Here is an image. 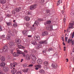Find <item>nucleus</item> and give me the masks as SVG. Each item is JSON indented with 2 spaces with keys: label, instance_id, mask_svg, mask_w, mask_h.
Returning <instances> with one entry per match:
<instances>
[{
  "label": "nucleus",
  "instance_id": "obj_18",
  "mask_svg": "<svg viewBox=\"0 0 74 74\" xmlns=\"http://www.w3.org/2000/svg\"><path fill=\"white\" fill-rule=\"evenodd\" d=\"M31 43L33 44L34 45H37V42H36V40H32L31 42Z\"/></svg>",
  "mask_w": 74,
  "mask_h": 74
},
{
  "label": "nucleus",
  "instance_id": "obj_46",
  "mask_svg": "<svg viewBox=\"0 0 74 74\" xmlns=\"http://www.w3.org/2000/svg\"><path fill=\"white\" fill-rule=\"evenodd\" d=\"M22 55H23V57H25V56H26V54H25V53H22Z\"/></svg>",
  "mask_w": 74,
  "mask_h": 74
},
{
  "label": "nucleus",
  "instance_id": "obj_48",
  "mask_svg": "<svg viewBox=\"0 0 74 74\" xmlns=\"http://www.w3.org/2000/svg\"><path fill=\"white\" fill-rule=\"evenodd\" d=\"M34 24L35 25H37V21H35Z\"/></svg>",
  "mask_w": 74,
  "mask_h": 74
},
{
  "label": "nucleus",
  "instance_id": "obj_4",
  "mask_svg": "<svg viewBox=\"0 0 74 74\" xmlns=\"http://www.w3.org/2000/svg\"><path fill=\"white\" fill-rule=\"evenodd\" d=\"M15 42H10L9 43V47L10 48H12L14 47Z\"/></svg>",
  "mask_w": 74,
  "mask_h": 74
},
{
  "label": "nucleus",
  "instance_id": "obj_5",
  "mask_svg": "<svg viewBox=\"0 0 74 74\" xmlns=\"http://www.w3.org/2000/svg\"><path fill=\"white\" fill-rule=\"evenodd\" d=\"M39 43L41 44H47L48 43V42H47V40H45L40 42Z\"/></svg>",
  "mask_w": 74,
  "mask_h": 74
},
{
  "label": "nucleus",
  "instance_id": "obj_33",
  "mask_svg": "<svg viewBox=\"0 0 74 74\" xmlns=\"http://www.w3.org/2000/svg\"><path fill=\"white\" fill-rule=\"evenodd\" d=\"M11 38V36L10 35H8L7 36V40H10Z\"/></svg>",
  "mask_w": 74,
  "mask_h": 74
},
{
  "label": "nucleus",
  "instance_id": "obj_39",
  "mask_svg": "<svg viewBox=\"0 0 74 74\" xmlns=\"http://www.w3.org/2000/svg\"><path fill=\"white\" fill-rule=\"evenodd\" d=\"M71 42L72 43V44L73 45H74V41H72V40H71Z\"/></svg>",
  "mask_w": 74,
  "mask_h": 74
},
{
  "label": "nucleus",
  "instance_id": "obj_59",
  "mask_svg": "<svg viewBox=\"0 0 74 74\" xmlns=\"http://www.w3.org/2000/svg\"><path fill=\"white\" fill-rule=\"evenodd\" d=\"M23 61V59H22L21 61V62H22V61Z\"/></svg>",
  "mask_w": 74,
  "mask_h": 74
},
{
  "label": "nucleus",
  "instance_id": "obj_60",
  "mask_svg": "<svg viewBox=\"0 0 74 74\" xmlns=\"http://www.w3.org/2000/svg\"><path fill=\"white\" fill-rule=\"evenodd\" d=\"M66 62H69V59H66Z\"/></svg>",
  "mask_w": 74,
  "mask_h": 74
},
{
  "label": "nucleus",
  "instance_id": "obj_29",
  "mask_svg": "<svg viewBox=\"0 0 74 74\" xmlns=\"http://www.w3.org/2000/svg\"><path fill=\"white\" fill-rule=\"evenodd\" d=\"M51 21H47L46 22V25H48V24H51Z\"/></svg>",
  "mask_w": 74,
  "mask_h": 74
},
{
  "label": "nucleus",
  "instance_id": "obj_57",
  "mask_svg": "<svg viewBox=\"0 0 74 74\" xmlns=\"http://www.w3.org/2000/svg\"><path fill=\"white\" fill-rule=\"evenodd\" d=\"M3 73V71L0 70V74H2Z\"/></svg>",
  "mask_w": 74,
  "mask_h": 74
},
{
  "label": "nucleus",
  "instance_id": "obj_51",
  "mask_svg": "<svg viewBox=\"0 0 74 74\" xmlns=\"http://www.w3.org/2000/svg\"><path fill=\"white\" fill-rule=\"evenodd\" d=\"M29 23H26V26H29Z\"/></svg>",
  "mask_w": 74,
  "mask_h": 74
},
{
  "label": "nucleus",
  "instance_id": "obj_13",
  "mask_svg": "<svg viewBox=\"0 0 74 74\" xmlns=\"http://www.w3.org/2000/svg\"><path fill=\"white\" fill-rule=\"evenodd\" d=\"M37 62L38 64H42L43 63V61L41 59H39L37 60Z\"/></svg>",
  "mask_w": 74,
  "mask_h": 74
},
{
  "label": "nucleus",
  "instance_id": "obj_49",
  "mask_svg": "<svg viewBox=\"0 0 74 74\" xmlns=\"http://www.w3.org/2000/svg\"><path fill=\"white\" fill-rule=\"evenodd\" d=\"M74 37V32H73L72 35V38H73Z\"/></svg>",
  "mask_w": 74,
  "mask_h": 74
},
{
  "label": "nucleus",
  "instance_id": "obj_37",
  "mask_svg": "<svg viewBox=\"0 0 74 74\" xmlns=\"http://www.w3.org/2000/svg\"><path fill=\"white\" fill-rule=\"evenodd\" d=\"M39 2L40 3H43L44 2V0H40Z\"/></svg>",
  "mask_w": 74,
  "mask_h": 74
},
{
  "label": "nucleus",
  "instance_id": "obj_15",
  "mask_svg": "<svg viewBox=\"0 0 74 74\" xmlns=\"http://www.w3.org/2000/svg\"><path fill=\"white\" fill-rule=\"evenodd\" d=\"M8 48V47L7 46H4L3 48V51H4V52H6V51H7V49Z\"/></svg>",
  "mask_w": 74,
  "mask_h": 74
},
{
  "label": "nucleus",
  "instance_id": "obj_3",
  "mask_svg": "<svg viewBox=\"0 0 74 74\" xmlns=\"http://www.w3.org/2000/svg\"><path fill=\"white\" fill-rule=\"evenodd\" d=\"M37 7V5L35 4L31 5L29 9L30 10H34V9H36Z\"/></svg>",
  "mask_w": 74,
  "mask_h": 74
},
{
  "label": "nucleus",
  "instance_id": "obj_17",
  "mask_svg": "<svg viewBox=\"0 0 74 74\" xmlns=\"http://www.w3.org/2000/svg\"><path fill=\"white\" fill-rule=\"evenodd\" d=\"M1 62H4V61H5V57H3V56H1Z\"/></svg>",
  "mask_w": 74,
  "mask_h": 74
},
{
  "label": "nucleus",
  "instance_id": "obj_12",
  "mask_svg": "<svg viewBox=\"0 0 74 74\" xmlns=\"http://www.w3.org/2000/svg\"><path fill=\"white\" fill-rule=\"evenodd\" d=\"M48 34V33L47 32L45 31L42 32V36H47Z\"/></svg>",
  "mask_w": 74,
  "mask_h": 74
},
{
  "label": "nucleus",
  "instance_id": "obj_45",
  "mask_svg": "<svg viewBox=\"0 0 74 74\" xmlns=\"http://www.w3.org/2000/svg\"><path fill=\"white\" fill-rule=\"evenodd\" d=\"M38 21H42V18H38Z\"/></svg>",
  "mask_w": 74,
  "mask_h": 74
},
{
  "label": "nucleus",
  "instance_id": "obj_21",
  "mask_svg": "<svg viewBox=\"0 0 74 74\" xmlns=\"http://www.w3.org/2000/svg\"><path fill=\"white\" fill-rule=\"evenodd\" d=\"M39 72H40V73H41L42 74H45V71H44L42 70V69L40 70H39Z\"/></svg>",
  "mask_w": 74,
  "mask_h": 74
},
{
  "label": "nucleus",
  "instance_id": "obj_38",
  "mask_svg": "<svg viewBox=\"0 0 74 74\" xmlns=\"http://www.w3.org/2000/svg\"><path fill=\"white\" fill-rule=\"evenodd\" d=\"M27 64H23V67H27Z\"/></svg>",
  "mask_w": 74,
  "mask_h": 74
},
{
  "label": "nucleus",
  "instance_id": "obj_25",
  "mask_svg": "<svg viewBox=\"0 0 74 74\" xmlns=\"http://www.w3.org/2000/svg\"><path fill=\"white\" fill-rule=\"evenodd\" d=\"M9 33L10 34V35H11L12 36L14 35V33L11 32L10 31H9Z\"/></svg>",
  "mask_w": 74,
  "mask_h": 74
},
{
  "label": "nucleus",
  "instance_id": "obj_62",
  "mask_svg": "<svg viewBox=\"0 0 74 74\" xmlns=\"http://www.w3.org/2000/svg\"><path fill=\"white\" fill-rule=\"evenodd\" d=\"M28 37H32V36H31V35H28Z\"/></svg>",
  "mask_w": 74,
  "mask_h": 74
},
{
  "label": "nucleus",
  "instance_id": "obj_27",
  "mask_svg": "<svg viewBox=\"0 0 74 74\" xmlns=\"http://www.w3.org/2000/svg\"><path fill=\"white\" fill-rule=\"evenodd\" d=\"M26 32H27V30H24L22 32V33L23 34L25 35L26 33Z\"/></svg>",
  "mask_w": 74,
  "mask_h": 74
},
{
  "label": "nucleus",
  "instance_id": "obj_32",
  "mask_svg": "<svg viewBox=\"0 0 74 74\" xmlns=\"http://www.w3.org/2000/svg\"><path fill=\"white\" fill-rule=\"evenodd\" d=\"M13 25L14 27H17V24L16 23H14L13 24Z\"/></svg>",
  "mask_w": 74,
  "mask_h": 74
},
{
  "label": "nucleus",
  "instance_id": "obj_28",
  "mask_svg": "<svg viewBox=\"0 0 74 74\" xmlns=\"http://www.w3.org/2000/svg\"><path fill=\"white\" fill-rule=\"evenodd\" d=\"M6 23L8 26H11V24H12V23L11 22H10L8 23L6 22Z\"/></svg>",
  "mask_w": 74,
  "mask_h": 74
},
{
  "label": "nucleus",
  "instance_id": "obj_23",
  "mask_svg": "<svg viewBox=\"0 0 74 74\" xmlns=\"http://www.w3.org/2000/svg\"><path fill=\"white\" fill-rule=\"evenodd\" d=\"M17 47L19 49H24V48H25V47L23 46L19 45H17Z\"/></svg>",
  "mask_w": 74,
  "mask_h": 74
},
{
  "label": "nucleus",
  "instance_id": "obj_56",
  "mask_svg": "<svg viewBox=\"0 0 74 74\" xmlns=\"http://www.w3.org/2000/svg\"><path fill=\"white\" fill-rule=\"evenodd\" d=\"M63 21H64V22H66V18H64Z\"/></svg>",
  "mask_w": 74,
  "mask_h": 74
},
{
  "label": "nucleus",
  "instance_id": "obj_11",
  "mask_svg": "<svg viewBox=\"0 0 74 74\" xmlns=\"http://www.w3.org/2000/svg\"><path fill=\"white\" fill-rule=\"evenodd\" d=\"M8 67H4L3 68V71L4 72H6L7 71H8Z\"/></svg>",
  "mask_w": 74,
  "mask_h": 74
},
{
  "label": "nucleus",
  "instance_id": "obj_6",
  "mask_svg": "<svg viewBox=\"0 0 74 74\" xmlns=\"http://www.w3.org/2000/svg\"><path fill=\"white\" fill-rule=\"evenodd\" d=\"M51 66L53 68L56 69L58 67V65L55 63H53L51 65Z\"/></svg>",
  "mask_w": 74,
  "mask_h": 74
},
{
  "label": "nucleus",
  "instance_id": "obj_31",
  "mask_svg": "<svg viewBox=\"0 0 74 74\" xmlns=\"http://www.w3.org/2000/svg\"><path fill=\"white\" fill-rule=\"evenodd\" d=\"M13 67H14V64H13V63H12L10 65V69H12L13 68Z\"/></svg>",
  "mask_w": 74,
  "mask_h": 74
},
{
  "label": "nucleus",
  "instance_id": "obj_35",
  "mask_svg": "<svg viewBox=\"0 0 74 74\" xmlns=\"http://www.w3.org/2000/svg\"><path fill=\"white\" fill-rule=\"evenodd\" d=\"M52 58H53V56H50L49 57V58L50 60H52Z\"/></svg>",
  "mask_w": 74,
  "mask_h": 74
},
{
  "label": "nucleus",
  "instance_id": "obj_10",
  "mask_svg": "<svg viewBox=\"0 0 74 74\" xmlns=\"http://www.w3.org/2000/svg\"><path fill=\"white\" fill-rule=\"evenodd\" d=\"M35 67V70H37L39 69H41V65H36Z\"/></svg>",
  "mask_w": 74,
  "mask_h": 74
},
{
  "label": "nucleus",
  "instance_id": "obj_7",
  "mask_svg": "<svg viewBox=\"0 0 74 74\" xmlns=\"http://www.w3.org/2000/svg\"><path fill=\"white\" fill-rule=\"evenodd\" d=\"M47 30H51L53 29V26L52 25H49V27L47 28Z\"/></svg>",
  "mask_w": 74,
  "mask_h": 74
},
{
  "label": "nucleus",
  "instance_id": "obj_47",
  "mask_svg": "<svg viewBox=\"0 0 74 74\" xmlns=\"http://www.w3.org/2000/svg\"><path fill=\"white\" fill-rule=\"evenodd\" d=\"M46 12L47 14H48V13H49V12H50V10H46Z\"/></svg>",
  "mask_w": 74,
  "mask_h": 74
},
{
  "label": "nucleus",
  "instance_id": "obj_34",
  "mask_svg": "<svg viewBox=\"0 0 74 74\" xmlns=\"http://www.w3.org/2000/svg\"><path fill=\"white\" fill-rule=\"evenodd\" d=\"M28 70H29V69H26L23 70V71L24 73H26L28 71Z\"/></svg>",
  "mask_w": 74,
  "mask_h": 74
},
{
  "label": "nucleus",
  "instance_id": "obj_14",
  "mask_svg": "<svg viewBox=\"0 0 74 74\" xmlns=\"http://www.w3.org/2000/svg\"><path fill=\"white\" fill-rule=\"evenodd\" d=\"M16 42L17 44H20L21 42V40L20 39H17L16 40Z\"/></svg>",
  "mask_w": 74,
  "mask_h": 74
},
{
  "label": "nucleus",
  "instance_id": "obj_8",
  "mask_svg": "<svg viewBox=\"0 0 74 74\" xmlns=\"http://www.w3.org/2000/svg\"><path fill=\"white\" fill-rule=\"evenodd\" d=\"M34 38L36 40H37V41H40V36H34Z\"/></svg>",
  "mask_w": 74,
  "mask_h": 74
},
{
  "label": "nucleus",
  "instance_id": "obj_53",
  "mask_svg": "<svg viewBox=\"0 0 74 74\" xmlns=\"http://www.w3.org/2000/svg\"><path fill=\"white\" fill-rule=\"evenodd\" d=\"M46 52H47V50H46L45 51H44L43 50L42 51V52H43V53H46Z\"/></svg>",
  "mask_w": 74,
  "mask_h": 74
},
{
  "label": "nucleus",
  "instance_id": "obj_64",
  "mask_svg": "<svg viewBox=\"0 0 74 74\" xmlns=\"http://www.w3.org/2000/svg\"><path fill=\"white\" fill-rule=\"evenodd\" d=\"M11 53H13V54H14V53H13V51H11Z\"/></svg>",
  "mask_w": 74,
  "mask_h": 74
},
{
  "label": "nucleus",
  "instance_id": "obj_30",
  "mask_svg": "<svg viewBox=\"0 0 74 74\" xmlns=\"http://www.w3.org/2000/svg\"><path fill=\"white\" fill-rule=\"evenodd\" d=\"M25 19L26 21H29L30 20V18L27 16H25Z\"/></svg>",
  "mask_w": 74,
  "mask_h": 74
},
{
  "label": "nucleus",
  "instance_id": "obj_63",
  "mask_svg": "<svg viewBox=\"0 0 74 74\" xmlns=\"http://www.w3.org/2000/svg\"><path fill=\"white\" fill-rule=\"evenodd\" d=\"M65 38V40H67V39H68V37H66Z\"/></svg>",
  "mask_w": 74,
  "mask_h": 74
},
{
  "label": "nucleus",
  "instance_id": "obj_61",
  "mask_svg": "<svg viewBox=\"0 0 74 74\" xmlns=\"http://www.w3.org/2000/svg\"><path fill=\"white\" fill-rule=\"evenodd\" d=\"M62 44H63V45H65V43H64V42H63L62 43Z\"/></svg>",
  "mask_w": 74,
  "mask_h": 74
},
{
  "label": "nucleus",
  "instance_id": "obj_9",
  "mask_svg": "<svg viewBox=\"0 0 74 74\" xmlns=\"http://www.w3.org/2000/svg\"><path fill=\"white\" fill-rule=\"evenodd\" d=\"M25 59L27 60H30V56L29 55L27 54L25 56Z\"/></svg>",
  "mask_w": 74,
  "mask_h": 74
},
{
  "label": "nucleus",
  "instance_id": "obj_54",
  "mask_svg": "<svg viewBox=\"0 0 74 74\" xmlns=\"http://www.w3.org/2000/svg\"><path fill=\"white\" fill-rule=\"evenodd\" d=\"M5 35H3L1 36V38H4V37H5Z\"/></svg>",
  "mask_w": 74,
  "mask_h": 74
},
{
  "label": "nucleus",
  "instance_id": "obj_55",
  "mask_svg": "<svg viewBox=\"0 0 74 74\" xmlns=\"http://www.w3.org/2000/svg\"><path fill=\"white\" fill-rule=\"evenodd\" d=\"M2 30V29H1V26L0 25V31Z\"/></svg>",
  "mask_w": 74,
  "mask_h": 74
},
{
  "label": "nucleus",
  "instance_id": "obj_36",
  "mask_svg": "<svg viewBox=\"0 0 74 74\" xmlns=\"http://www.w3.org/2000/svg\"><path fill=\"white\" fill-rule=\"evenodd\" d=\"M14 65V67H15V66H16V65H18V64L16 62H14L13 64Z\"/></svg>",
  "mask_w": 74,
  "mask_h": 74
},
{
  "label": "nucleus",
  "instance_id": "obj_20",
  "mask_svg": "<svg viewBox=\"0 0 74 74\" xmlns=\"http://www.w3.org/2000/svg\"><path fill=\"white\" fill-rule=\"evenodd\" d=\"M36 48L37 49L40 48H41V47H42V45H41V44H38L36 46Z\"/></svg>",
  "mask_w": 74,
  "mask_h": 74
},
{
  "label": "nucleus",
  "instance_id": "obj_42",
  "mask_svg": "<svg viewBox=\"0 0 74 74\" xmlns=\"http://www.w3.org/2000/svg\"><path fill=\"white\" fill-rule=\"evenodd\" d=\"M48 51H49V52H50V51H52V48H50L48 49Z\"/></svg>",
  "mask_w": 74,
  "mask_h": 74
},
{
  "label": "nucleus",
  "instance_id": "obj_50",
  "mask_svg": "<svg viewBox=\"0 0 74 74\" xmlns=\"http://www.w3.org/2000/svg\"><path fill=\"white\" fill-rule=\"evenodd\" d=\"M70 39H69L68 40V43H70Z\"/></svg>",
  "mask_w": 74,
  "mask_h": 74
},
{
  "label": "nucleus",
  "instance_id": "obj_16",
  "mask_svg": "<svg viewBox=\"0 0 74 74\" xmlns=\"http://www.w3.org/2000/svg\"><path fill=\"white\" fill-rule=\"evenodd\" d=\"M74 25V22H73V23H70L69 24V29H72L73 27V25Z\"/></svg>",
  "mask_w": 74,
  "mask_h": 74
},
{
  "label": "nucleus",
  "instance_id": "obj_41",
  "mask_svg": "<svg viewBox=\"0 0 74 74\" xmlns=\"http://www.w3.org/2000/svg\"><path fill=\"white\" fill-rule=\"evenodd\" d=\"M67 32H68V33L70 32V28H69L67 29Z\"/></svg>",
  "mask_w": 74,
  "mask_h": 74
},
{
  "label": "nucleus",
  "instance_id": "obj_24",
  "mask_svg": "<svg viewBox=\"0 0 74 74\" xmlns=\"http://www.w3.org/2000/svg\"><path fill=\"white\" fill-rule=\"evenodd\" d=\"M0 2L1 4H5L6 3V0H1Z\"/></svg>",
  "mask_w": 74,
  "mask_h": 74
},
{
  "label": "nucleus",
  "instance_id": "obj_40",
  "mask_svg": "<svg viewBox=\"0 0 74 74\" xmlns=\"http://www.w3.org/2000/svg\"><path fill=\"white\" fill-rule=\"evenodd\" d=\"M60 3V0H59L58 2V3L57 4V5H59Z\"/></svg>",
  "mask_w": 74,
  "mask_h": 74
},
{
  "label": "nucleus",
  "instance_id": "obj_43",
  "mask_svg": "<svg viewBox=\"0 0 74 74\" xmlns=\"http://www.w3.org/2000/svg\"><path fill=\"white\" fill-rule=\"evenodd\" d=\"M6 16L8 17H10V16H11V15H10L8 14H6Z\"/></svg>",
  "mask_w": 74,
  "mask_h": 74
},
{
  "label": "nucleus",
  "instance_id": "obj_19",
  "mask_svg": "<svg viewBox=\"0 0 74 74\" xmlns=\"http://www.w3.org/2000/svg\"><path fill=\"white\" fill-rule=\"evenodd\" d=\"M21 8H16L15 9V11L16 12H19L21 11Z\"/></svg>",
  "mask_w": 74,
  "mask_h": 74
},
{
  "label": "nucleus",
  "instance_id": "obj_44",
  "mask_svg": "<svg viewBox=\"0 0 74 74\" xmlns=\"http://www.w3.org/2000/svg\"><path fill=\"white\" fill-rule=\"evenodd\" d=\"M33 65L32 64H31L29 65L28 66H27V67H33Z\"/></svg>",
  "mask_w": 74,
  "mask_h": 74
},
{
  "label": "nucleus",
  "instance_id": "obj_52",
  "mask_svg": "<svg viewBox=\"0 0 74 74\" xmlns=\"http://www.w3.org/2000/svg\"><path fill=\"white\" fill-rule=\"evenodd\" d=\"M16 74H22V73L21 72H18Z\"/></svg>",
  "mask_w": 74,
  "mask_h": 74
},
{
  "label": "nucleus",
  "instance_id": "obj_1",
  "mask_svg": "<svg viewBox=\"0 0 74 74\" xmlns=\"http://www.w3.org/2000/svg\"><path fill=\"white\" fill-rule=\"evenodd\" d=\"M16 51V52H17V53H14L13 54L14 56H19V55L22 54V52L18 50V48L17 49Z\"/></svg>",
  "mask_w": 74,
  "mask_h": 74
},
{
  "label": "nucleus",
  "instance_id": "obj_22",
  "mask_svg": "<svg viewBox=\"0 0 74 74\" xmlns=\"http://www.w3.org/2000/svg\"><path fill=\"white\" fill-rule=\"evenodd\" d=\"M5 65V64L4 62H2L0 64V66L1 67H4Z\"/></svg>",
  "mask_w": 74,
  "mask_h": 74
},
{
  "label": "nucleus",
  "instance_id": "obj_2",
  "mask_svg": "<svg viewBox=\"0 0 74 74\" xmlns=\"http://www.w3.org/2000/svg\"><path fill=\"white\" fill-rule=\"evenodd\" d=\"M31 58L34 61V62H32L33 64H34L36 63V61L37 60V58L35 55L33 54L31 55Z\"/></svg>",
  "mask_w": 74,
  "mask_h": 74
},
{
  "label": "nucleus",
  "instance_id": "obj_26",
  "mask_svg": "<svg viewBox=\"0 0 74 74\" xmlns=\"http://www.w3.org/2000/svg\"><path fill=\"white\" fill-rule=\"evenodd\" d=\"M49 63L47 61H45L44 62V65L45 66H48V65Z\"/></svg>",
  "mask_w": 74,
  "mask_h": 74
},
{
  "label": "nucleus",
  "instance_id": "obj_58",
  "mask_svg": "<svg viewBox=\"0 0 74 74\" xmlns=\"http://www.w3.org/2000/svg\"><path fill=\"white\" fill-rule=\"evenodd\" d=\"M24 52H25V53H27L28 52V51H27V50H25L24 51Z\"/></svg>",
  "mask_w": 74,
  "mask_h": 74
}]
</instances>
